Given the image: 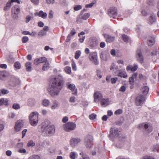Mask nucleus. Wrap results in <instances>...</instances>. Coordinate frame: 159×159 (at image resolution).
<instances>
[{"instance_id": "58836bf2", "label": "nucleus", "mask_w": 159, "mask_h": 159, "mask_svg": "<svg viewBox=\"0 0 159 159\" xmlns=\"http://www.w3.org/2000/svg\"><path fill=\"white\" fill-rule=\"evenodd\" d=\"M76 127V125L75 123L70 122V130L75 129Z\"/></svg>"}, {"instance_id": "69168bd1", "label": "nucleus", "mask_w": 159, "mask_h": 159, "mask_svg": "<svg viewBox=\"0 0 159 159\" xmlns=\"http://www.w3.org/2000/svg\"><path fill=\"white\" fill-rule=\"evenodd\" d=\"M53 13L52 10H50L48 15V17L50 19H51L53 17Z\"/></svg>"}, {"instance_id": "c9c22d12", "label": "nucleus", "mask_w": 159, "mask_h": 159, "mask_svg": "<svg viewBox=\"0 0 159 159\" xmlns=\"http://www.w3.org/2000/svg\"><path fill=\"white\" fill-rule=\"evenodd\" d=\"M90 14L89 13H86L84 14L81 17V18L84 20L87 19L90 16Z\"/></svg>"}, {"instance_id": "338daca9", "label": "nucleus", "mask_w": 159, "mask_h": 159, "mask_svg": "<svg viewBox=\"0 0 159 159\" xmlns=\"http://www.w3.org/2000/svg\"><path fill=\"white\" fill-rule=\"evenodd\" d=\"M31 19V17L30 16H27L25 18V22L28 23Z\"/></svg>"}, {"instance_id": "6e6552de", "label": "nucleus", "mask_w": 159, "mask_h": 159, "mask_svg": "<svg viewBox=\"0 0 159 159\" xmlns=\"http://www.w3.org/2000/svg\"><path fill=\"white\" fill-rule=\"evenodd\" d=\"M119 135L118 131L117 129H114L113 128L111 129L109 137L111 139H113L114 138L118 137Z\"/></svg>"}, {"instance_id": "1a4fd4ad", "label": "nucleus", "mask_w": 159, "mask_h": 159, "mask_svg": "<svg viewBox=\"0 0 159 159\" xmlns=\"http://www.w3.org/2000/svg\"><path fill=\"white\" fill-rule=\"evenodd\" d=\"M136 56L138 62L141 63H143V57L141 53L140 49H138L136 51Z\"/></svg>"}, {"instance_id": "37998d69", "label": "nucleus", "mask_w": 159, "mask_h": 159, "mask_svg": "<svg viewBox=\"0 0 159 159\" xmlns=\"http://www.w3.org/2000/svg\"><path fill=\"white\" fill-rule=\"evenodd\" d=\"M18 152L19 153L24 154H26L28 152H26V150L24 148H20L18 150Z\"/></svg>"}, {"instance_id": "6e6d98bb", "label": "nucleus", "mask_w": 159, "mask_h": 159, "mask_svg": "<svg viewBox=\"0 0 159 159\" xmlns=\"http://www.w3.org/2000/svg\"><path fill=\"white\" fill-rule=\"evenodd\" d=\"M101 71L99 70H97V75L98 77L100 78L102 77V75L101 74Z\"/></svg>"}, {"instance_id": "4d7b16f0", "label": "nucleus", "mask_w": 159, "mask_h": 159, "mask_svg": "<svg viewBox=\"0 0 159 159\" xmlns=\"http://www.w3.org/2000/svg\"><path fill=\"white\" fill-rule=\"evenodd\" d=\"M126 90V87L124 85L120 87L119 89V91L120 92H124Z\"/></svg>"}, {"instance_id": "bf43d9fd", "label": "nucleus", "mask_w": 159, "mask_h": 159, "mask_svg": "<svg viewBox=\"0 0 159 159\" xmlns=\"http://www.w3.org/2000/svg\"><path fill=\"white\" fill-rule=\"evenodd\" d=\"M69 118L65 116L63 118L62 121L63 123H65L67 122Z\"/></svg>"}, {"instance_id": "20e7f679", "label": "nucleus", "mask_w": 159, "mask_h": 159, "mask_svg": "<svg viewBox=\"0 0 159 159\" xmlns=\"http://www.w3.org/2000/svg\"><path fill=\"white\" fill-rule=\"evenodd\" d=\"M20 10L19 7L15 5L11 9L12 16L14 19H16L18 18V15L20 13Z\"/></svg>"}, {"instance_id": "f8f14e48", "label": "nucleus", "mask_w": 159, "mask_h": 159, "mask_svg": "<svg viewBox=\"0 0 159 159\" xmlns=\"http://www.w3.org/2000/svg\"><path fill=\"white\" fill-rule=\"evenodd\" d=\"M81 141V139L78 138H72L70 141V144L72 147L76 146Z\"/></svg>"}, {"instance_id": "b1692460", "label": "nucleus", "mask_w": 159, "mask_h": 159, "mask_svg": "<svg viewBox=\"0 0 159 159\" xmlns=\"http://www.w3.org/2000/svg\"><path fill=\"white\" fill-rule=\"evenodd\" d=\"M8 103V100L4 98L0 99V106L3 105H7Z\"/></svg>"}, {"instance_id": "c85d7f7f", "label": "nucleus", "mask_w": 159, "mask_h": 159, "mask_svg": "<svg viewBox=\"0 0 159 159\" xmlns=\"http://www.w3.org/2000/svg\"><path fill=\"white\" fill-rule=\"evenodd\" d=\"M78 157V154L76 152H72L70 153V158L75 159Z\"/></svg>"}, {"instance_id": "4468645a", "label": "nucleus", "mask_w": 159, "mask_h": 159, "mask_svg": "<svg viewBox=\"0 0 159 159\" xmlns=\"http://www.w3.org/2000/svg\"><path fill=\"white\" fill-rule=\"evenodd\" d=\"M93 97L94 98V102H97L102 99V95L99 92H95L94 93Z\"/></svg>"}, {"instance_id": "8fccbe9b", "label": "nucleus", "mask_w": 159, "mask_h": 159, "mask_svg": "<svg viewBox=\"0 0 159 159\" xmlns=\"http://www.w3.org/2000/svg\"><path fill=\"white\" fill-rule=\"evenodd\" d=\"M85 11V9H83V10H82L80 12V15L77 18V20H76V21H77V22H79L80 21V20H79V18H80V16L82 15L83 13Z\"/></svg>"}, {"instance_id": "603ef678", "label": "nucleus", "mask_w": 159, "mask_h": 159, "mask_svg": "<svg viewBox=\"0 0 159 159\" xmlns=\"http://www.w3.org/2000/svg\"><path fill=\"white\" fill-rule=\"evenodd\" d=\"M13 108L15 109H18L20 108V106L19 104L14 103L13 105Z\"/></svg>"}, {"instance_id": "9b49d317", "label": "nucleus", "mask_w": 159, "mask_h": 159, "mask_svg": "<svg viewBox=\"0 0 159 159\" xmlns=\"http://www.w3.org/2000/svg\"><path fill=\"white\" fill-rule=\"evenodd\" d=\"M108 14L110 16L115 18L117 14V10L115 8H112L108 10Z\"/></svg>"}, {"instance_id": "49530a36", "label": "nucleus", "mask_w": 159, "mask_h": 159, "mask_svg": "<svg viewBox=\"0 0 159 159\" xmlns=\"http://www.w3.org/2000/svg\"><path fill=\"white\" fill-rule=\"evenodd\" d=\"M123 40L125 42H127L129 40V37L126 35L124 34L122 35Z\"/></svg>"}, {"instance_id": "39448f33", "label": "nucleus", "mask_w": 159, "mask_h": 159, "mask_svg": "<svg viewBox=\"0 0 159 159\" xmlns=\"http://www.w3.org/2000/svg\"><path fill=\"white\" fill-rule=\"evenodd\" d=\"M93 137L88 135L87 136L85 139L84 144L87 148H90L93 145Z\"/></svg>"}, {"instance_id": "a18cd8bd", "label": "nucleus", "mask_w": 159, "mask_h": 159, "mask_svg": "<svg viewBox=\"0 0 159 159\" xmlns=\"http://www.w3.org/2000/svg\"><path fill=\"white\" fill-rule=\"evenodd\" d=\"M82 9V7L80 5H76L74 7V9L75 11H78Z\"/></svg>"}, {"instance_id": "4c0bfd02", "label": "nucleus", "mask_w": 159, "mask_h": 159, "mask_svg": "<svg viewBox=\"0 0 159 159\" xmlns=\"http://www.w3.org/2000/svg\"><path fill=\"white\" fill-rule=\"evenodd\" d=\"M35 145V143L34 142L30 140L27 143V147H32Z\"/></svg>"}, {"instance_id": "ea45409f", "label": "nucleus", "mask_w": 159, "mask_h": 159, "mask_svg": "<svg viewBox=\"0 0 159 159\" xmlns=\"http://www.w3.org/2000/svg\"><path fill=\"white\" fill-rule=\"evenodd\" d=\"M28 159H40V157L38 155H34L30 157Z\"/></svg>"}, {"instance_id": "79ce46f5", "label": "nucleus", "mask_w": 159, "mask_h": 159, "mask_svg": "<svg viewBox=\"0 0 159 159\" xmlns=\"http://www.w3.org/2000/svg\"><path fill=\"white\" fill-rule=\"evenodd\" d=\"M14 67L17 69H19L20 68L21 65L19 62H16L14 64Z\"/></svg>"}, {"instance_id": "09e8293b", "label": "nucleus", "mask_w": 159, "mask_h": 159, "mask_svg": "<svg viewBox=\"0 0 159 159\" xmlns=\"http://www.w3.org/2000/svg\"><path fill=\"white\" fill-rule=\"evenodd\" d=\"M122 113V110L121 109H118V110H116L115 111L114 114H115L116 115H120V114H121V113Z\"/></svg>"}, {"instance_id": "e2e57ef3", "label": "nucleus", "mask_w": 159, "mask_h": 159, "mask_svg": "<svg viewBox=\"0 0 159 159\" xmlns=\"http://www.w3.org/2000/svg\"><path fill=\"white\" fill-rule=\"evenodd\" d=\"M94 3L92 2L89 4L86 5L85 7L86 8H91L94 5Z\"/></svg>"}, {"instance_id": "f3484780", "label": "nucleus", "mask_w": 159, "mask_h": 159, "mask_svg": "<svg viewBox=\"0 0 159 159\" xmlns=\"http://www.w3.org/2000/svg\"><path fill=\"white\" fill-rule=\"evenodd\" d=\"M9 75V73L5 70L0 71V79L4 80Z\"/></svg>"}, {"instance_id": "5fc2aeb1", "label": "nucleus", "mask_w": 159, "mask_h": 159, "mask_svg": "<svg viewBox=\"0 0 159 159\" xmlns=\"http://www.w3.org/2000/svg\"><path fill=\"white\" fill-rule=\"evenodd\" d=\"M9 91L7 90H6L5 89H3L0 91V93H2L3 94H7L8 93Z\"/></svg>"}, {"instance_id": "a878e982", "label": "nucleus", "mask_w": 159, "mask_h": 159, "mask_svg": "<svg viewBox=\"0 0 159 159\" xmlns=\"http://www.w3.org/2000/svg\"><path fill=\"white\" fill-rule=\"evenodd\" d=\"M149 90V88L147 86H145L143 87L142 91L144 94L146 95L148 93Z\"/></svg>"}, {"instance_id": "aec40b11", "label": "nucleus", "mask_w": 159, "mask_h": 159, "mask_svg": "<svg viewBox=\"0 0 159 159\" xmlns=\"http://www.w3.org/2000/svg\"><path fill=\"white\" fill-rule=\"evenodd\" d=\"M70 90H71L72 94L76 95L77 94V89L75 85L73 84H70Z\"/></svg>"}, {"instance_id": "c756f323", "label": "nucleus", "mask_w": 159, "mask_h": 159, "mask_svg": "<svg viewBox=\"0 0 159 159\" xmlns=\"http://www.w3.org/2000/svg\"><path fill=\"white\" fill-rule=\"evenodd\" d=\"M31 63L30 62H27L25 64L26 67V70L28 71H30L31 70L32 67L31 66Z\"/></svg>"}, {"instance_id": "c03bdc74", "label": "nucleus", "mask_w": 159, "mask_h": 159, "mask_svg": "<svg viewBox=\"0 0 159 159\" xmlns=\"http://www.w3.org/2000/svg\"><path fill=\"white\" fill-rule=\"evenodd\" d=\"M96 117V115L95 114H92L89 116V118L91 120L95 119Z\"/></svg>"}, {"instance_id": "0e129e2a", "label": "nucleus", "mask_w": 159, "mask_h": 159, "mask_svg": "<svg viewBox=\"0 0 159 159\" xmlns=\"http://www.w3.org/2000/svg\"><path fill=\"white\" fill-rule=\"evenodd\" d=\"M35 5H38L39 2V0H30Z\"/></svg>"}, {"instance_id": "f257e3e1", "label": "nucleus", "mask_w": 159, "mask_h": 159, "mask_svg": "<svg viewBox=\"0 0 159 159\" xmlns=\"http://www.w3.org/2000/svg\"><path fill=\"white\" fill-rule=\"evenodd\" d=\"M64 83L62 76L60 75H58L57 77L51 78L47 89V91L50 96L54 97L58 96L63 87Z\"/></svg>"}, {"instance_id": "9d476101", "label": "nucleus", "mask_w": 159, "mask_h": 159, "mask_svg": "<svg viewBox=\"0 0 159 159\" xmlns=\"http://www.w3.org/2000/svg\"><path fill=\"white\" fill-rule=\"evenodd\" d=\"M24 122L22 120H18L15 123L14 129L16 132L20 130L21 128L23 126Z\"/></svg>"}, {"instance_id": "774afa93", "label": "nucleus", "mask_w": 159, "mask_h": 159, "mask_svg": "<svg viewBox=\"0 0 159 159\" xmlns=\"http://www.w3.org/2000/svg\"><path fill=\"white\" fill-rule=\"evenodd\" d=\"M141 159H154L153 157L150 156H144Z\"/></svg>"}, {"instance_id": "423d86ee", "label": "nucleus", "mask_w": 159, "mask_h": 159, "mask_svg": "<svg viewBox=\"0 0 159 159\" xmlns=\"http://www.w3.org/2000/svg\"><path fill=\"white\" fill-rule=\"evenodd\" d=\"M89 58L90 60L92 61L96 65H98L99 64L98 61V60L97 54L96 52H91L89 56Z\"/></svg>"}, {"instance_id": "680f3d73", "label": "nucleus", "mask_w": 159, "mask_h": 159, "mask_svg": "<svg viewBox=\"0 0 159 159\" xmlns=\"http://www.w3.org/2000/svg\"><path fill=\"white\" fill-rule=\"evenodd\" d=\"M157 50L156 48H155L153 50V51L151 52L152 56H155L157 55Z\"/></svg>"}, {"instance_id": "72a5a7b5", "label": "nucleus", "mask_w": 159, "mask_h": 159, "mask_svg": "<svg viewBox=\"0 0 159 159\" xmlns=\"http://www.w3.org/2000/svg\"><path fill=\"white\" fill-rule=\"evenodd\" d=\"M159 150V145L156 144L153 146L152 151L153 152H157Z\"/></svg>"}, {"instance_id": "7c9ffc66", "label": "nucleus", "mask_w": 159, "mask_h": 159, "mask_svg": "<svg viewBox=\"0 0 159 159\" xmlns=\"http://www.w3.org/2000/svg\"><path fill=\"white\" fill-rule=\"evenodd\" d=\"M58 106V102L56 100H54L53 102V104L51 107V108L52 109H54L56 108Z\"/></svg>"}, {"instance_id": "dca6fc26", "label": "nucleus", "mask_w": 159, "mask_h": 159, "mask_svg": "<svg viewBox=\"0 0 159 159\" xmlns=\"http://www.w3.org/2000/svg\"><path fill=\"white\" fill-rule=\"evenodd\" d=\"M138 75L137 73H134L132 76L129 78V83L131 85L133 86L134 84V79L136 78Z\"/></svg>"}, {"instance_id": "f704fd0d", "label": "nucleus", "mask_w": 159, "mask_h": 159, "mask_svg": "<svg viewBox=\"0 0 159 159\" xmlns=\"http://www.w3.org/2000/svg\"><path fill=\"white\" fill-rule=\"evenodd\" d=\"M71 66L72 70L74 71L77 70V67L76 64L73 59L71 60Z\"/></svg>"}, {"instance_id": "2f4dec72", "label": "nucleus", "mask_w": 159, "mask_h": 159, "mask_svg": "<svg viewBox=\"0 0 159 159\" xmlns=\"http://www.w3.org/2000/svg\"><path fill=\"white\" fill-rule=\"evenodd\" d=\"M156 20L155 17L153 15L151 16L149 19V23L152 24L155 22Z\"/></svg>"}, {"instance_id": "4be33fe9", "label": "nucleus", "mask_w": 159, "mask_h": 159, "mask_svg": "<svg viewBox=\"0 0 159 159\" xmlns=\"http://www.w3.org/2000/svg\"><path fill=\"white\" fill-rule=\"evenodd\" d=\"M155 39L153 37H149L147 42L148 45L150 46H152L155 43Z\"/></svg>"}, {"instance_id": "13d9d810", "label": "nucleus", "mask_w": 159, "mask_h": 159, "mask_svg": "<svg viewBox=\"0 0 159 159\" xmlns=\"http://www.w3.org/2000/svg\"><path fill=\"white\" fill-rule=\"evenodd\" d=\"M28 38L26 36L24 37L22 39V41L23 43H25L28 40Z\"/></svg>"}, {"instance_id": "052dcab7", "label": "nucleus", "mask_w": 159, "mask_h": 159, "mask_svg": "<svg viewBox=\"0 0 159 159\" xmlns=\"http://www.w3.org/2000/svg\"><path fill=\"white\" fill-rule=\"evenodd\" d=\"M64 70L65 72L68 74H70V67L68 66H67L64 68Z\"/></svg>"}, {"instance_id": "393cba45", "label": "nucleus", "mask_w": 159, "mask_h": 159, "mask_svg": "<svg viewBox=\"0 0 159 159\" xmlns=\"http://www.w3.org/2000/svg\"><path fill=\"white\" fill-rule=\"evenodd\" d=\"M50 104V101L48 99H44L43 100L42 105L44 107H48L49 105Z\"/></svg>"}, {"instance_id": "bb28decb", "label": "nucleus", "mask_w": 159, "mask_h": 159, "mask_svg": "<svg viewBox=\"0 0 159 159\" xmlns=\"http://www.w3.org/2000/svg\"><path fill=\"white\" fill-rule=\"evenodd\" d=\"M35 104V101L34 99L30 98L28 100V104L31 106H33Z\"/></svg>"}, {"instance_id": "864d4df0", "label": "nucleus", "mask_w": 159, "mask_h": 159, "mask_svg": "<svg viewBox=\"0 0 159 159\" xmlns=\"http://www.w3.org/2000/svg\"><path fill=\"white\" fill-rule=\"evenodd\" d=\"M118 80V78L117 77L112 78L111 79V82L112 84H115L117 80Z\"/></svg>"}, {"instance_id": "f03ea898", "label": "nucleus", "mask_w": 159, "mask_h": 159, "mask_svg": "<svg viewBox=\"0 0 159 159\" xmlns=\"http://www.w3.org/2000/svg\"><path fill=\"white\" fill-rule=\"evenodd\" d=\"M41 130L42 133L47 136H51L55 133V126L52 125L48 120H45L42 124Z\"/></svg>"}, {"instance_id": "3c124183", "label": "nucleus", "mask_w": 159, "mask_h": 159, "mask_svg": "<svg viewBox=\"0 0 159 159\" xmlns=\"http://www.w3.org/2000/svg\"><path fill=\"white\" fill-rule=\"evenodd\" d=\"M139 78L141 80H145L146 79V77L141 74L139 75Z\"/></svg>"}, {"instance_id": "473e14b6", "label": "nucleus", "mask_w": 159, "mask_h": 159, "mask_svg": "<svg viewBox=\"0 0 159 159\" xmlns=\"http://www.w3.org/2000/svg\"><path fill=\"white\" fill-rule=\"evenodd\" d=\"M81 54V52L80 50H77L75 52V58L76 59H78Z\"/></svg>"}, {"instance_id": "e433bc0d", "label": "nucleus", "mask_w": 159, "mask_h": 159, "mask_svg": "<svg viewBox=\"0 0 159 159\" xmlns=\"http://www.w3.org/2000/svg\"><path fill=\"white\" fill-rule=\"evenodd\" d=\"M49 63L46 61L43 67V69L44 70H48L49 68Z\"/></svg>"}, {"instance_id": "0eeeda50", "label": "nucleus", "mask_w": 159, "mask_h": 159, "mask_svg": "<svg viewBox=\"0 0 159 159\" xmlns=\"http://www.w3.org/2000/svg\"><path fill=\"white\" fill-rule=\"evenodd\" d=\"M145 100V98L143 95H140L136 97L135 102L137 106H141Z\"/></svg>"}, {"instance_id": "6ab92c4d", "label": "nucleus", "mask_w": 159, "mask_h": 159, "mask_svg": "<svg viewBox=\"0 0 159 159\" xmlns=\"http://www.w3.org/2000/svg\"><path fill=\"white\" fill-rule=\"evenodd\" d=\"M103 35L107 42H111L114 40L115 37L114 36L111 37L107 34H104Z\"/></svg>"}, {"instance_id": "cd10ccee", "label": "nucleus", "mask_w": 159, "mask_h": 159, "mask_svg": "<svg viewBox=\"0 0 159 159\" xmlns=\"http://www.w3.org/2000/svg\"><path fill=\"white\" fill-rule=\"evenodd\" d=\"M38 16L44 19L47 17V14L46 13H44L43 11H40L38 14Z\"/></svg>"}, {"instance_id": "412c9836", "label": "nucleus", "mask_w": 159, "mask_h": 159, "mask_svg": "<svg viewBox=\"0 0 159 159\" xmlns=\"http://www.w3.org/2000/svg\"><path fill=\"white\" fill-rule=\"evenodd\" d=\"M101 100V104L102 107H105L109 104V99L108 98H102Z\"/></svg>"}, {"instance_id": "a211bd4d", "label": "nucleus", "mask_w": 159, "mask_h": 159, "mask_svg": "<svg viewBox=\"0 0 159 159\" xmlns=\"http://www.w3.org/2000/svg\"><path fill=\"white\" fill-rule=\"evenodd\" d=\"M138 66L137 65H135L133 67L131 65L128 66L126 67V69L127 71L131 70L132 72L136 71L138 69Z\"/></svg>"}, {"instance_id": "de8ad7c7", "label": "nucleus", "mask_w": 159, "mask_h": 159, "mask_svg": "<svg viewBox=\"0 0 159 159\" xmlns=\"http://www.w3.org/2000/svg\"><path fill=\"white\" fill-rule=\"evenodd\" d=\"M46 32H45L43 30H41L39 32L38 35L40 36H42L46 35Z\"/></svg>"}, {"instance_id": "2eb2a0df", "label": "nucleus", "mask_w": 159, "mask_h": 159, "mask_svg": "<svg viewBox=\"0 0 159 159\" xmlns=\"http://www.w3.org/2000/svg\"><path fill=\"white\" fill-rule=\"evenodd\" d=\"M46 61H47V60L46 57H42L35 59L34 63L35 65H37L39 63L45 62Z\"/></svg>"}, {"instance_id": "a19ab883", "label": "nucleus", "mask_w": 159, "mask_h": 159, "mask_svg": "<svg viewBox=\"0 0 159 159\" xmlns=\"http://www.w3.org/2000/svg\"><path fill=\"white\" fill-rule=\"evenodd\" d=\"M100 57L101 60L102 61H106L107 60V58L106 56H104L102 52H101L100 54Z\"/></svg>"}, {"instance_id": "5701e85b", "label": "nucleus", "mask_w": 159, "mask_h": 159, "mask_svg": "<svg viewBox=\"0 0 159 159\" xmlns=\"http://www.w3.org/2000/svg\"><path fill=\"white\" fill-rule=\"evenodd\" d=\"M63 127L64 130L66 131H70V122H68L63 125Z\"/></svg>"}, {"instance_id": "7ed1b4c3", "label": "nucleus", "mask_w": 159, "mask_h": 159, "mask_svg": "<svg viewBox=\"0 0 159 159\" xmlns=\"http://www.w3.org/2000/svg\"><path fill=\"white\" fill-rule=\"evenodd\" d=\"M38 114L36 112L31 113L30 115L29 119L30 124L33 126H36L38 121Z\"/></svg>"}, {"instance_id": "ddd939ff", "label": "nucleus", "mask_w": 159, "mask_h": 159, "mask_svg": "<svg viewBox=\"0 0 159 159\" xmlns=\"http://www.w3.org/2000/svg\"><path fill=\"white\" fill-rule=\"evenodd\" d=\"M114 75L115 76H117L119 77L124 78H126L128 76L127 74L125 71H122L121 70H118L117 73H115Z\"/></svg>"}]
</instances>
